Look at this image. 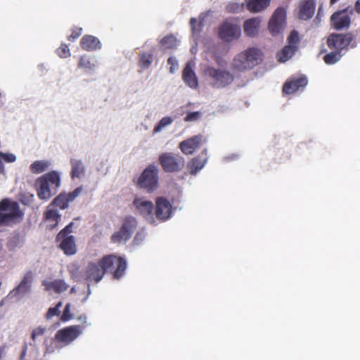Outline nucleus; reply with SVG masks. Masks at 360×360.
<instances>
[{
	"mask_svg": "<svg viewBox=\"0 0 360 360\" xmlns=\"http://www.w3.org/2000/svg\"><path fill=\"white\" fill-rule=\"evenodd\" d=\"M60 186V174L56 171H51L44 174L35 181L38 197L45 200L54 195Z\"/></svg>",
	"mask_w": 360,
	"mask_h": 360,
	"instance_id": "nucleus-1",
	"label": "nucleus"
},
{
	"mask_svg": "<svg viewBox=\"0 0 360 360\" xmlns=\"http://www.w3.org/2000/svg\"><path fill=\"white\" fill-rule=\"evenodd\" d=\"M23 215L17 202L6 199L0 202V225L11 226L19 223Z\"/></svg>",
	"mask_w": 360,
	"mask_h": 360,
	"instance_id": "nucleus-2",
	"label": "nucleus"
},
{
	"mask_svg": "<svg viewBox=\"0 0 360 360\" xmlns=\"http://www.w3.org/2000/svg\"><path fill=\"white\" fill-rule=\"evenodd\" d=\"M202 74L216 88L225 87L233 81V75L229 70L222 68L207 65L203 68Z\"/></svg>",
	"mask_w": 360,
	"mask_h": 360,
	"instance_id": "nucleus-3",
	"label": "nucleus"
},
{
	"mask_svg": "<svg viewBox=\"0 0 360 360\" xmlns=\"http://www.w3.org/2000/svg\"><path fill=\"white\" fill-rule=\"evenodd\" d=\"M262 60V52L258 49H249L236 56L233 67L235 70L242 72L252 69Z\"/></svg>",
	"mask_w": 360,
	"mask_h": 360,
	"instance_id": "nucleus-4",
	"label": "nucleus"
},
{
	"mask_svg": "<svg viewBox=\"0 0 360 360\" xmlns=\"http://www.w3.org/2000/svg\"><path fill=\"white\" fill-rule=\"evenodd\" d=\"M140 188L152 192L155 190L158 185V169L155 165H150L139 176L136 181Z\"/></svg>",
	"mask_w": 360,
	"mask_h": 360,
	"instance_id": "nucleus-5",
	"label": "nucleus"
},
{
	"mask_svg": "<svg viewBox=\"0 0 360 360\" xmlns=\"http://www.w3.org/2000/svg\"><path fill=\"white\" fill-rule=\"evenodd\" d=\"M100 266L105 271L114 272V278H120L127 268L126 261L121 258L117 257L115 255H108L104 257L100 261Z\"/></svg>",
	"mask_w": 360,
	"mask_h": 360,
	"instance_id": "nucleus-6",
	"label": "nucleus"
},
{
	"mask_svg": "<svg viewBox=\"0 0 360 360\" xmlns=\"http://www.w3.org/2000/svg\"><path fill=\"white\" fill-rule=\"evenodd\" d=\"M159 160L163 169L167 172H179L185 165V160L182 156L172 153H162Z\"/></svg>",
	"mask_w": 360,
	"mask_h": 360,
	"instance_id": "nucleus-7",
	"label": "nucleus"
},
{
	"mask_svg": "<svg viewBox=\"0 0 360 360\" xmlns=\"http://www.w3.org/2000/svg\"><path fill=\"white\" fill-rule=\"evenodd\" d=\"M286 12L283 7L277 8L269 22L268 29L273 36L283 34L286 27Z\"/></svg>",
	"mask_w": 360,
	"mask_h": 360,
	"instance_id": "nucleus-8",
	"label": "nucleus"
},
{
	"mask_svg": "<svg viewBox=\"0 0 360 360\" xmlns=\"http://www.w3.org/2000/svg\"><path fill=\"white\" fill-rule=\"evenodd\" d=\"M133 206L136 213L142 215L148 223L155 224L153 214L154 205L153 202L145 198L136 197L133 201Z\"/></svg>",
	"mask_w": 360,
	"mask_h": 360,
	"instance_id": "nucleus-9",
	"label": "nucleus"
},
{
	"mask_svg": "<svg viewBox=\"0 0 360 360\" xmlns=\"http://www.w3.org/2000/svg\"><path fill=\"white\" fill-rule=\"evenodd\" d=\"M137 226V221L133 217H127L124 221L120 230L115 233L112 237L113 243H120L127 240Z\"/></svg>",
	"mask_w": 360,
	"mask_h": 360,
	"instance_id": "nucleus-10",
	"label": "nucleus"
},
{
	"mask_svg": "<svg viewBox=\"0 0 360 360\" xmlns=\"http://www.w3.org/2000/svg\"><path fill=\"white\" fill-rule=\"evenodd\" d=\"M81 333L82 330L79 326H71L59 330L56 333L55 338L58 342H61L65 345H67L75 340Z\"/></svg>",
	"mask_w": 360,
	"mask_h": 360,
	"instance_id": "nucleus-11",
	"label": "nucleus"
},
{
	"mask_svg": "<svg viewBox=\"0 0 360 360\" xmlns=\"http://www.w3.org/2000/svg\"><path fill=\"white\" fill-rule=\"evenodd\" d=\"M241 34L240 27L236 24L226 22L219 29V37L225 41H231L239 38Z\"/></svg>",
	"mask_w": 360,
	"mask_h": 360,
	"instance_id": "nucleus-12",
	"label": "nucleus"
},
{
	"mask_svg": "<svg viewBox=\"0 0 360 360\" xmlns=\"http://www.w3.org/2000/svg\"><path fill=\"white\" fill-rule=\"evenodd\" d=\"M172 214L170 203L163 198H159L156 200V218L162 221L169 219Z\"/></svg>",
	"mask_w": 360,
	"mask_h": 360,
	"instance_id": "nucleus-13",
	"label": "nucleus"
},
{
	"mask_svg": "<svg viewBox=\"0 0 360 360\" xmlns=\"http://www.w3.org/2000/svg\"><path fill=\"white\" fill-rule=\"evenodd\" d=\"M330 20L333 26L336 30H342L348 28L350 25V17L347 13V10L334 13L331 17Z\"/></svg>",
	"mask_w": 360,
	"mask_h": 360,
	"instance_id": "nucleus-14",
	"label": "nucleus"
},
{
	"mask_svg": "<svg viewBox=\"0 0 360 360\" xmlns=\"http://www.w3.org/2000/svg\"><path fill=\"white\" fill-rule=\"evenodd\" d=\"M202 139V136L200 135L194 136L181 141L179 143V148L185 155H191L199 147Z\"/></svg>",
	"mask_w": 360,
	"mask_h": 360,
	"instance_id": "nucleus-15",
	"label": "nucleus"
},
{
	"mask_svg": "<svg viewBox=\"0 0 360 360\" xmlns=\"http://www.w3.org/2000/svg\"><path fill=\"white\" fill-rule=\"evenodd\" d=\"M33 281V274L32 271H27L20 284L15 287L11 293L14 292L15 294L20 295L24 296L30 292L32 283Z\"/></svg>",
	"mask_w": 360,
	"mask_h": 360,
	"instance_id": "nucleus-16",
	"label": "nucleus"
},
{
	"mask_svg": "<svg viewBox=\"0 0 360 360\" xmlns=\"http://www.w3.org/2000/svg\"><path fill=\"white\" fill-rule=\"evenodd\" d=\"M194 63L189 61L186 63L183 71V80L191 88L196 89L198 86V79L193 70Z\"/></svg>",
	"mask_w": 360,
	"mask_h": 360,
	"instance_id": "nucleus-17",
	"label": "nucleus"
},
{
	"mask_svg": "<svg viewBox=\"0 0 360 360\" xmlns=\"http://www.w3.org/2000/svg\"><path fill=\"white\" fill-rule=\"evenodd\" d=\"M307 84V79L305 77H293L290 81L285 82L283 85V91L288 94H292L299 90L300 88L305 86Z\"/></svg>",
	"mask_w": 360,
	"mask_h": 360,
	"instance_id": "nucleus-18",
	"label": "nucleus"
},
{
	"mask_svg": "<svg viewBox=\"0 0 360 360\" xmlns=\"http://www.w3.org/2000/svg\"><path fill=\"white\" fill-rule=\"evenodd\" d=\"M104 276V271L98 263H91L87 267L86 271V279L88 281H100Z\"/></svg>",
	"mask_w": 360,
	"mask_h": 360,
	"instance_id": "nucleus-19",
	"label": "nucleus"
},
{
	"mask_svg": "<svg viewBox=\"0 0 360 360\" xmlns=\"http://www.w3.org/2000/svg\"><path fill=\"white\" fill-rule=\"evenodd\" d=\"M261 20L259 18H252L244 22V32L248 37H255L259 30Z\"/></svg>",
	"mask_w": 360,
	"mask_h": 360,
	"instance_id": "nucleus-20",
	"label": "nucleus"
},
{
	"mask_svg": "<svg viewBox=\"0 0 360 360\" xmlns=\"http://www.w3.org/2000/svg\"><path fill=\"white\" fill-rule=\"evenodd\" d=\"M349 37L342 34H331L328 39V45L330 48L342 49L349 44Z\"/></svg>",
	"mask_w": 360,
	"mask_h": 360,
	"instance_id": "nucleus-21",
	"label": "nucleus"
},
{
	"mask_svg": "<svg viewBox=\"0 0 360 360\" xmlns=\"http://www.w3.org/2000/svg\"><path fill=\"white\" fill-rule=\"evenodd\" d=\"M71 165V176L72 179L82 178L86 172V168L82 160L72 158L70 160Z\"/></svg>",
	"mask_w": 360,
	"mask_h": 360,
	"instance_id": "nucleus-22",
	"label": "nucleus"
},
{
	"mask_svg": "<svg viewBox=\"0 0 360 360\" xmlns=\"http://www.w3.org/2000/svg\"><path fill=\"white\" fill-rule=\"evenodd\" d=\"M98 65V60L96 58H88L83 56L80 58L78 67L83 69L86 73L94 72Z\"/></svg>",
	"mask_w": 360,
	"mask_h": 360,
	"instance_id": "nucleus-23",
	"label": "nucleus"
},
{
	"mask_svg": "<svg viewBox=\"0 0 360 360\" xmlns=\"http://www.w3.org/2000/svg\"><path fill=\"white\" fill-rule=\"evenodd\" d=\"M81 46L83 49L91 51L100 49L101 42L98 38L91 35H86L82 37Z\"/></svg>",
	"mask_w": 360,
	"mask_h": 360,
	"instance_id": "nucleus-24",
	"label": "nucleus"
},
{
	"mask_svg": "<svg viewBox=\"0 0 360 360\" xmlns=\"http://www.w3.org/2000/svg\"><path fill=\"white\" fill-rule=\"evenodd\" d=\"M59 240H61L60 247L66 255H71L76 252V245L73 236H65Z\"/></svg>",
	"mask_w": 360,
	"mask_h": 360,
	"instance_id": "nucleus-25",
	"label": "nucleus"
},
{
	"mask_svg": "<svg viewBox=\"0 0 360 360\" xmlns=\"http://www.w3.org/2000/svg\"><path fill=\"white\" fill-rule=\"evenodd\" d=\"M46 290H53L57 293L63 292L68 288L69 285L63 280L53 281H44L43 283Z\"/></svg>",
	"mask_w": 360,
	"mask_h": 360,
	"instance_id": "nucleus-26",
	"label": "nucleus"
},
{
	"mask_svg": "<svg viewBox=\"0 0 360 360\" xmlns=\"http://www.w3.org/2000/svg\"><path fill=\"white\" fill-rule=\"evenodd\" d=\"M204 155V159L200 160V158H195L192 160L191 163L189 164V168L191 170V173L193 175H195L200 169H202V167L205 166V165L207 162V160L208 159L207 154V150H204L201 153V155Z\"/></svg>",
	"mask_w": 360,
	"mask_h": 360,
	"instance_id": "nucleus-27",
	"label": "nucleus"
},
{
	"mask_svg": "<svg viewBox=\"0 0 360 360\" xmlns=\"http://www.w3.org/2000/svg\"><path fill=\"white\" fill-rule=\"evenodd\" d=\"M271 0H249L247 3L248 9L253 13H259L266 9Z\"/></svg>",
	"mask_w": 360,
	"mask_h": 360,
	"instance_id": "nucleus-28",
	"label": "nucleus"
},
{
	"mask_svg": "<svg viewBox=\"0 0 360 360\" xmlns=\"http://www.w3.org/2000/svg\"><path fill=\"white\" fill-rule=\"evenodd\" d=\"M315 11L314 3L308 0L304 1L300 8V18L302 20H307L312 17Z\"/></svg>",
	"mask_w": 360,
	"mask_h": 360,
	"instance_id": "nucleus-29",
	"label": "nucleus"
},
{
	"mask_svg": "<svg viewBox=\"0 0 360 360\" xmlns=\"http://www.w3.org/2000/svg\"><path fill=\"white\" fill-rule=\"evenodd\" d=\"M51 165L49 160H36L30 165V170L34 174H39L47 170Z\"/></svg>",
	"mask_w": 360,
	"mask_h": 360,
	"instance_id": "nucleus-30",
	"label": "nucleus"
},
{
	"mask_svg": "<svg viewBox=\"0 0 360 360\" xmlns=\"http://www.w3.org/2000/svg\"><path fill=\"white\" fill-rule=\"evenodd\" d=\"M297 50V48H295L293 46L288 45L285 46L283 50L278 53V60L281 62H285L288 60H289L296 52Z\"/></svg>",
	"mask_w": 360,
	"mask_h": 360,
	"instance_id": "nucleus-31",
	"label": "nucleus"
},
{
	"mask_svg": "<svg viewBox=\"0 0 360 360\" xmlns=\"http://www.w3.org/2000/svg\"><path fill=\"white\" fill-rule=\"evenodd\" d=\"M174 119L169 116L163 117L159 122L154 127L153 133L158 134L162 131L164 129L172 124Z\"/></svg>",
	"mask_w": 360,
	"mask_h": 360,
	"instance_id": "nucleus-32",
	"label": "nucleus"
},
{
	"mask_svg": "<svg viewBox=\"0 0 360 360\" xmlns=\"http://www.w3.org/2000/svg\"><path fill=\"white\" fill-rule=\"evenodd\" d=\"M23 243V237H22L19 233H15L10 237L8 245L11 250H14L16 248L22 247Z\"/></svg>",
	"mask_w": 360,
	"mask_h": 360,
	"instance_id": "nucleus-33",
	"label": "nucleus"
},
{
	"mask_svg": "<svg viewBox=\"0 0 360 360\" xmlns=\"http://www.w3.org/2000/svg\"><path fill=\"white\" fill-rule=\"evenodd\" d=\"M55 205L61 210H65L68 207L69 202L65 197V193H63L58 195L51 204Z\"/></svg>",
	"mask_w": 360,
	"mask_h": 360,
	"instance_id": "nucleus-34",
	"label": "nucleus"
},
{
	"mask_svg": "<svg viewBox=\"0 0 360 360\" xmlns=\"http://www.w3.org/2000/svg\"><path fill=\"white\" fill-rule=\"evenodd\" d=\"M51 207L52 205H50L47 207V210L45 212V217L49 221H56V224H54L55 226L57 224L58 221L60 219V215L59 214L58 210L52 208Z\"/></svg>",
	"mask_w": 360,
	"mask_h": 360,
	"instance_id": "nucleus-35",
	"label": "nucleus"
},
{
	"mask_svg": "<svg viewBox=\"0 0 360 360\" xmlns=\"http://www.w3.org/2000/svg\"><path fill=\"white\" fill-rule=\"evenodd\" d=\"M160 43L163 47L171 49L176 46L177 40L173 35H169L163 38Z\"/></svg>",
	"mask_w": 360,
	"mask_h": 360,
	"instance_id": "nucleus-36",
	"label": "nucleus"
},
{
	"mask_svg": "<svg viewBox=\"0 0 360 360\" xmlns=\"http://www.w3.org/2000/svg\"><path fill=\"white\" fill-rule=\"evenodd\" d=\"M245 8L243 3L230 2L226 6V10L230 13H240Z\"/></svg>",
	"mask_w": 360,
	"mask_h": 360,
	"instance_id": "nucleus-37",
	"label": "nucleus"
},
{
	"mask_svg": "<svg viewBox=\"0 0 360 360\" xmlns=\"http://www.w3.org/2000/svg\"><path fill=\"white\" fill-rule=\"evenodd\" d=\"M341 58V55L338 51L330 52L324 56V61L328 65H332L338 62Z\"/></svg>",
	"mask_w": 360,
	"mask_h": 360,
	"instance_id": "nucleus-38",
	"label": "nucleus"
},
{
	"mask_svg": "<svg viewBox=\"0 0 360 360\" xmlns=\"http://www.w3.org/2000/svg\"><path fill=\"white\" fill-rule=\"evenodd\" d=\"M152 56L146 53H143L140 56V65L143 68H148L152 64Z\"/></svg>",
	"mask_w": 360,
	"mask_h": 360,
	"instance_id": "nucleus-39",
	"label": "nucleus"
},
{
	"mask_svg": "<svg viewBox=\"0 0 360 360\" xmlns=\"http://www.w3.org/2000/svg\"><path fill=\"white\" fill-rule=\"evenodd\" d=\"M288 44L295 46L298 49V44L300 43V39L298 34V32L295 30H293L290 32V36L288 37Z\"/></svg>",
	"mask_w": 360,
	"mask_h": 360,
	"instance_id": "nucleus-40",
	"label": "nucleus"
},
{
	"mask_svg": "<svg viewBox=\"0 0 360 360\" xmlns=\"http://www.w3.org/2000/svg\"><path fill=\"white\" fill-rule=\"evenodd\" d=\"M204 18H205V15L201 14L199 16L198 20H197L196 18L191 19L190 24H191L192 31L194 34L199 31V29L198 28L196 23L198 22V25L200 26L202 24V22L204 21Z\"/></svg>",
	"mask_w": 360,
	"mask_h": 360,
	"instance_id": "nucleus-41",
	"label": "nucleus"
},
{
	"mask_svg": "<svg viewBox=\"0 0 360 360\" xmlns=\"http://www.w3.org/2000/svg\"><path fill=\"white\" fill-rule=\"evenodd\" d=\"M69 271L72 278L75 281H80L82 279V276H81L77 265L71 264L69 266Z\"/></svg>",
	"mask_w": 360,
	"mask_h": 360,
	"instance_id": "nucleus-42",
	"label": "nucleus"
},
{
	"mask_svg": "<svg viewBox=\"0 0 360 360\" xmlns=\"http://www.w3.org/2000/svg\"><path fill=\"white\" fill-rule=\"evenodd\" d=\"M62 302H59L55 307H51L49 309L48 312L46 314V317L48 319L51 318L53 316L58 315L60 314V308L62 307Z\"/></svg>",
	"mask_w": 360,
	"mask_h": 360,
	"instance_id": "nucleus-43",
	"label": "nucleus"
},
{
	"mask_svg": "<svg viewBox=\"0 0 360 360\" xmlns=\"http://www.w3.org/2000/svg\"><path fill=\"white\" fill-rule=\"evenodd\" d=\"M58 54L60 58H68L70 56V50L66 44H62L57 50Z\"/></svg>",
	"mask_w": 360,
	"mask_h": 360,
	"instance_id": "nucleus-44",
	"label": "nucleus"
},
{
	"mask_svg": "<svg viewBox=\"0 0 360 360\" xmlns=\"http://www.w3.org/2000/svg\"><path fill=\"white\" fill-rule=\"evenodd\" d=\"M202 113L200 111L193 112L188 113L184 118L186 122H194L200 118Z\"/></svg>",
	"mask_w": 360,
	"mask_h": 360,
	"instance_id": "nucleus-45",
	"label": "nucleus"
},
{
	"mask_svg": "<svg viewBox=\"0 0 360 360\" xmlns=\"http://www.w3.org/2000/svg\"><path fill=\"white\" fill-rule=\"evenodd\" d=\"M82 192L81 188H77L72 192L69 193H65V197L68 200V202L70 203L75 200V199Z\"/></svg>",
	"mask_w": 360,
	"mask_h": 360,
	"instance_id": "nucleus-46",
	"label": "nucleus"
},
{
	"mask_svg": "<svg viewBox=\"0 0 360 360\" xmlns=\"http://www.w3.org/2000/svg\"><path fill=\"white\" fill-rule=\"evenodd\" d=\"M167 62H168V64L170 65V68H169L170 73L174 74L176 72V70H177L179 68L177 60L174 57H169L168 58Z\"/></svg>",
	"mask_w": 360,
	"mask_h": 360,
	"instance_id": "nucleus-47",
	"label": "nucleus"
},
{
	"mask_svg": "<svg viewBox=\"0 0 360 360\" xmlns=\"http://www.w3.org/2000/svg\"><path fill=\"white\" fill-rule=\"evenodd\" d=\"M73 222L70 223L65 228H64L57 236V239L60 240V238L67 236V235L72 232V226H73Z\"/></svg>",
	"mask_w": 360,
	"mask_h": 360,
	"instance_id": "nucleus-48",
	"label": "nucleus"
},
{
	"mask_svg": "<svg viewBox=\"0 0 360 360\" xmlns=\"http://www.w3.org/2000/svg\"><path fill=\"white\" fill-rule=\"evenodd\" d=\"M0 155H1L2 159L8 163L14 162L17 158L15 155H14L13 153H6L0 152Z\"/></svg>",
	"mask_w": 360,
	"mask_h": 360,
	"instance_id": "nucleus-49",
	"label": "nucleus"
},
{
	"mask_svg": "<svg viewBox=\"0 0 360 360\" xmlns=\"http://www.w3.org/2000/svg\"><path fill=\"white\" fill-rule=\"evenodd\" d=\"M70 304L68 303L65 305L63 314L62 315L61 319L63 321H68L71 319L73 316L70 312Z\"/></svg>",
	"mask_w": 360,
	"mask_h": 360,
	"instance_id": "nucleus-50",
	"label": "nucleus"
},
{
	"mask_svg": "<svg viewBox=\"0 0 360 360\" xmlns=\"http://www.w3.org/2000/svg\"><path fill=\"white\" fill-rule=\"evenodd\" d=\"M45 332H46V328H44V327L39 326V327L36 328L35 329H34L32 330V339L33 340H35L37 337H38L39 335H42L43 334H44Z\"/></svg>",
	"mask_w": 360,
	"mask_h": 360,
	"instance_id": "nucleus-51",
	"label": "nucleus"
},
{
	"mask_svg": "<svg viewBox=\"0 0 360 360\" xmlns=\"http://www.w3.org/2000/svg\"><path fill=\"white\" fill-rule=\"evenodd\" d=\"M82 32V28L79 29L78 30H74L72 33V34L69 37V39H75L77 38L80 34Z\"/></svg>",
	"mask_w": 360,
	"mask_h": 360,
	"instance_id": "nucleus-52",
	"label": "nucleus"
},
{
	"mask_svg": "<svg viewBox=\"0 0 360 360\" xmlns=\"http://www.w3.org/2000/svg\"><path fill=\"white\" fill-rule=\"evenodd\" d=\"M145 236H146V233H144V231L138 233L135 237V241L137 243H139V241H141L144 238Z\"/></svg>",
	"mask_w": 360,
	"mask_h": 360,
	"instance_id": "nucleus-53",
	"label": "nucleus"
},
{
	"mask_svg": "<svg viewBox=\"0 0 360 360\" xmlns=\"http://www.w3.org/2000/svg\"><path fill=\"white\" fill-rule=\"evenodd\" d=\"M2 160L3 159L1 158V155H0V174H4V166Z\"/></svg>",
	"mask_w": 360,
	"mask_h": 360,
	"instance_id": "nucleus-54",
	"label": "nucleus"
},
{
	"mask_svg": "<svg viewBox=\"0 0 360 360\" xmlns=\"http://www.w3.org/2000/svg\"><path fill=\"white\" fill-rule=\"evenodd\" d=\"M355 9L357 13H360V1H357L355 4Z\"/></svg>",
	"mask_w": 360,
	"mask_h": 360,
	"instance_id": "nucleus-55",
	"label": "nucleus"
},
{
	"mask_svg": "<svg viewBox=\"0 0 360 360\" xmlns=\"http://www.w3.org/2000/svg\"><path fill=\"white\" fill-rule=\"evenodd\" d=\"M53 349L49 348V347H47L46 350V353H53Z\"/></svg>",
	"mask_w": 360,
	"mask_h": 360,
	"instance_id": "nucleus-56",
	"label": "nucleus"
},
{
	"mask_svg": "<svg viewBox=\"0 0 360 360\" xmlns=\"http://www.w3.org/2000/svg\"><path fill=\"white\" fill-rule=\"evenodd\" d=\"M77 292V290H76L75 287H72V288H71V290H70V292H71V293H75V292Z\"/></svg>",
	"mask_w": 360,
	"mask_h": 360,
	"instance_id": "nucleus-57",
	"label": "nucleus"
},
{
	"mask_svg": "<svg viewBox=\"0 0 360 360\" xmlns=\"http://www.w3.org/2000/svg\"><path fill=\"white\" fill-rule=\"evenodd\" d=\"M86 316H84V317H79V320H80V321H84V322L86 321Z\"/></svg>",
	"mask_w": 360,
	"mask_h": 360,
	"instance_id": "nucleus-58",
	"label": "nucleus"
},
{
	"mask_svg": "<svg viewBox=\"0 0 360 360\" xmlns=\"http://www.w3.org/2000/svg\"><path fill=\"white\" fill-rule=\"evenodd\" d=\"M26 354V348H25V349L22 351V356H24Z\"/></svg>",
	"mask_w": 360,
	"mask_h": 360,
	"instance_id": "nucleus-59",
	"label": "nucleus"
},
{
	"mask_svg": "<svg viewBox=\"0 0 360 360\" xmlns=\"http://www.w3.org/2000/svg\"><path fill=\"white\" fill-rule=\"evenodd\" d=\"M337 1H338V0H330V4H334Z\"/></svg>",
	"mask_w": 360,
	"mask_h": 360,
	"instance_id": "nucleus-60",
	"label": "nucleus"
},
{
	"mask_svg": "<svg viewBox=\"0 0 360 360\" xmlns=\"http://www.w3.org/2000/svg\"><path fill=\"white\" fill-rule=\"evenodd\" d=\"M88 295L91 294V290H90V288H89V284H88Z\"/></svg>",
	"mask_w": 360,
	"mask_h": 360,
	"instance_id": "nucleus-61",
	"label": "nucleus"
}]
</instances>
